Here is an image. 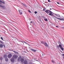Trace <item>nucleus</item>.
<instances>
[{
  "instance_id": "1",
  "label": "nucleus",
  "mask_w": 64,
  "mask_h": 64,
  "mask_svg": "<svg viewBox=\"0 0 64 64\" xmlns=\"http://www.w3.org/2000/svg\"><path fill=\"white\" fill-rule=\"evenodd\" d=\"M18 61H21L22 63H23L24 61V59L22 58L21 56H19L18 58Z\"/></svg>"
},
{
  "instance_id": "2",
  "label": "nucleus",
  "mask_w": 64,
  "mask_h": 64,
  "mask_svg": "<svg viewBox=\"0 0 64 64\" xmlns=\"http://www.w3.org/2000/svg\"><path fill=\"white\" fill-rule=\"evenodd\" d=\"M12 56V55L11 54H9L8 56V57L9 58H11Z\"/></svg>"
},
{
  "instance_id": "3",
  "label": "nucleus",
  "mask_w": 64,
  "mask_h": 64,
  "mask_svg": "<svg viewBox=\"0 0 64 64\" xmlns=\"http://www.w3.org/2000/svg\"><path fill=\"white\" fill-rule=\"evenodd\" d=\"M54 17H55L56 18H57L58 19H59V20H63V21H64V18H63L62 19L60 18H57L55 17V16H54Z\"/></svg>"
},
{
  "instance_id": "4",
  "label": "nucleus",
  "mask_w": 64,
  "mask_h": 64,
  "mask_svg": "<svg viewBox=\"0 0 64 64\" xmlns=\"http://www.w3.org/2000/svg\"><path fill=\"white\" fill-rule=\"evenodd\" d=\"M13 58L15 59H17V58H18V56L17 55H14L13 56Z\"/></svg>"
},
{
  "instance_id": "5",
  "label": "nucleus",
  "mask_w": 64,
  "mask_h": 64,
  "mask_svg": "<svg viewBox=\"0 0 64 64\" xmlns=\"http://www.w3.org/2000/svg\"><path fill=\"white\" fill-rule=\"evenodd\" d=\"M24 64H28V61L25 60L24 61Z\"/></svg>"
},
{
  "instance_id": "6",
  "label": "nucleus",
  "mask_w": 64,
  "mask_h": 64,
  "mask_svg": "<svg viewBox=\"0 0 64 64\" xmlns=\"http://www.w3.org/2000/svg\"><path fill=\"white\" fill-rule=\"evenodd\" d=\"M44 44L45 46H46V47H48V44L46 42H44Z\"/></svg>"
},
{
  "instance_id": "7",
  "label": "nucleus",
  "mask_w": 64,
  "mask_h": 64,
  "mask_svg": "<svg viewBox=\"0 0 64 64\" xmlns=\"http://www.w3.org/2000/svg\"><path fill=\"white\" fill-rule=\"evenodd\" d=\"M10 60L12 62H14V59L13 58H12Z\"/></svg>"
},
{
  "instance_id": "8",
  "label": "nucleus",
  "mask_w": 64,
  "mask_h": 64,
  "mask_svg": "<svg viewBox=\"0 0 64 64\" xmlns=\"http://www.w3.org/2000/svg\"><path fill=\"white\" fill-rule=\"evenodd\" d=\"M18 11L20 13V15H22V12L21 10H19Z\"/></svg>"
},
{
  "instance_id": "9",
  "label": "nucleus",
  "mask_w": 64,
  "mask_h": 64,
  "mask_svg": "<svg viewBox=\"0 0 64 64\" xmlns=\"http://www.w3.org/2000/svg\"><path fill=\"white\" fill-rule=\"evenodd\" d=\"M30 50L31 51H34V52H36V51H37V50H34L32 49H31Z\"/></svg>"
},
{
  "instance_id": "10",
  "label": "nucleus",
  "mask_w": 64,
  "mask_h": 64,
  "mask_svg": "<svg viewBox=\"0 0 64 64\" xmlns=\"http://www.w3.org/2000/svg\"><path fill=\"white\" fill-rule=\"evenodd\" d=\"M3 46L2 45V44H0V48H3Z\"/></svg>"
},
{
  "instance_id": "11",
  "label": "nucleus",
  "mask_w": 64,
  "mask_h": 64,
  "mask_svg": "<svg viewBox=\"0 0 64 64\" xmlns=\"http://www.w3.org/2000/svg\"><path fill=\"white\" fill-rule=\"evenodd\" d=\"M5 60L6 61V62H8V59L7 58H6L5 59Z\"/></svg>"
},
{
  "instance_id": "12",
  "label": "nucleus",
  "mask_w": 64,
  "mask_h": 64,
  "mask_svg": "<svg viewBox=\"0 0 64 64\" xmlns=\"http://www.w3.org/2000/svg\"><path fill=\"white\" fill-rule=\"evenodd\" d=\"M55 15H56V16H57L58 17H60V16L59 14H55Z\"/></svg>"
},
{
  "instance_id": "13",
  "label": "nucleus",
  "mask_w": 64,
  "mask_h": 64,
  "mask_svg": "<svg viewBox=\"0 0 64 64\" xmlns=\"http://www.w3.org/2000/svg\"><path fill=\"white\" fill-rule=\"evenodd\" d=\"M49 11V10H47L45 11V12L46 13H49V12H48Z\"/></svg>"
},
{
  "instance_id": "14",
  "label": "nucleus",
  "mask_w": 64,
  "mask_h": 64,
  "mask_svg": "<svg viewBox=\"0 0 64 64\" xmlns=\"http://www.w3.org/2000/svg\"><path fill=\"white\" fill-rule=\"evenodd\" d=\"M0 7H2V8H4V6H3L1 5H0Z\"/></svg>"
},
{
  "instance_id": "15",
  "label": "nucleus",
  "mask_w": 64,
  "mask_h": 64,
  "mask_svg": "<svg viewBox=\"0 0 64 64\" xmlns=\"http://www.w3.org/2000/svg\"><path fill=\"white\" fill-rule=\"evenodd\" d=\"M48 14V15H50V16H53V14H52V13H50V14Z\"/></svg>"
},
{
  "instance_id": "16",
  "label": "nucleus",
  "mask_w": 64,
  "mask_h": 64,
  "mask_svg": "<svg viewBox=\"0 0 64 64\" xmlns=\"http://www.w3.org/2000/svg\"><path fill=\"white\" fill-rule=\"evenodd\" d=\"M4 57L6 58L7 57V55L6 54H4Z\"/></svg>"
},
{
  "instance_id": "17",
  "label": "nucleus",
  "mask_w": 64,
  "mask_h": 64,
  "mask_svg": "<svg viewBox=\"0 0 64 64\" xmlns=\"http://www.w3.org/2000/svg\"><path fill=\"white\" fill-rule=\"evenodd\" d=\"M59 47L61 48L62 47V46H61V45L60 44L59 45Z\"/></svg>"
},
{
  "instance_id": "18",
  "label": "nucleus",
  "mask_w": 64,
  "mask_h": 64,
  "mask_svg": "<svg viewBox=\"0 0 64 64\" xmlns=\"http://www.w3.org/2000/svg\"><path fill=\"white\" fill-rule=\"evenodd\" d=\"M22 42V43H23L24 44V43H23V42H24V43H25V44H27V43H26V42H23L22 41L21 42Z\"/></svg>"
},
{
  "instance_id": "19",
  "label": "nucleus",
  "mask_w": 64,
  "mask_h": 64,
  "mask_svg": "<svg viewBox=\"0 0 64 64\" xmlns=\"http://www.w3.org/2000/svg\"><path fill=\"white\" fill-rule=\"evenodd\" d=\"M14 53H16V54H18V52H16L15 51H14Z\"/></svg>"
},
{
  "instance_id": "20",
  "label": "nucleus",
  "mask_w": 64,
  "mask_h": 64,
  "mask_svg": "<svg viewBox=\"0 0 64 64\" xmlns=\"http://www.w3.org/2000/svg\"><path fill=\"white\" fill-rule=\"evenodd\" d=\"M2 59H3V58H2V57H0V60H2Z\"/></svg>"
},
{
  "instance_id": "21",
  "label": "nucleus",
  "mask_w": 64,
  "mask_h": 64,
  "mask_svg": "<svg viewBox=\"0 0 64 64\" xmlns=\"http://www.w3.org/2000/svg\"><path fill=\"white\" fill-rule=\"evenodd\" d=\"M44 20H45V21H48V20L47 19L45 18Z\"/></svg>"
},
{
  "instance_id": "22",
  "label": "nucleus",
  "mask_w": 64,
  "mask_h": 64,
  "mask_svg": "<svg viewBox=\"0 0 64 64\" xmlns=\"http://www.w3.org/2000/svg\"><path fill=\"white\" fill-rule=\"evenodd\" d=\"M61 49L62 50V51H63L64 50V48H63V47H62L61 48Z\"/></svg>"
},
{
  "instance_id": "23",
  "label": "nucleus",
  "mask_w": 64,
  "mask_h": 64,
  "mask_svg": "<svg viewBox=\"0 0 64 64\" xmlns=\"http://www.w3.org/2000/svg\"><path fill=\"white\" fill-rule=\"evenodd\" d=\"M42 43V44H44V43H45V42H44L43 41L42 42H41Z\"/></svg>"
},
{
  "instance_id": "24",
  "label": "nucleus",
  "mask_w": 64,
  "mask_h": 64,
  "mask_svg": "<svg viewBox=\"0 0 64 64\" xmlns=\"http://www.w3.org/2000/svg\"><path fill=\"white\" fill-rule=\"evenodd\" d=\"M48 11L51 13H52V12L51 11L49 10Z\"/></svg>"
},
{
  "instance_id": "25",
  "label": "nucleus",
  "mask_w": 64,
  "mask_h": 64,
  "mask_svg": "<svg viewBox=\"0 0 64 64\" xmlns=\"http://www.w3.org/2000/svg\"><path fill=\"white\" fill-rule=\"evenodd\" d=\"M0 38L1 39H2V40H3V38L1 37Z\"/></svg>"
},
{
  "instance_id": "26",
  "label": "nucleus",
  "mask_w": 64,
  "mask_h": 64,
  "mask_svg": "<svg viewBox=\"0 0 64 64\" xmlns=\"http://www.w3.org/2000/svg\"><path fill=\"white\" fill-rule=\"evenodd\" d=\"M22 5L23 6H25V4H24L23 3H22Z\"/></svg>"
},
{
  "instance_id": "27",
  "label": "nucleus",
  "mask_w": 64,
  "mask_h": 64,
  "mask_svg": "<svg viewBox=\"0 0 64 64\" xmlns=\"http://www.w3.org/2000/svg\"><path fill=\"white\" fill-rule=\"evenodd\" d=\"M37 12H34V13H35V14H37Z\"/></svg>"
},
{
  "instance_id": "28",
  "label": "nucleus",
  "mask_w": 64,
  "mask_h": 64,
  "mask_svg": "<svg viewBox=\"0 0 64 64\" xmlns=\"http://www.w3.org/2000/svg\"><path fill=\"white\" fill-rule=\"evenodd\" d=\"M57 48H59V46H57Z\"/></svg>"
},
{
  "instance_id": "29",
  "label": "nucleus",
  "mask_w": 64,
  "mask_h": 64,
  "mask_svg": "<svg viewBox=\"0 0 64 64\" xmlns=\"http://www.w3.org/2000/svg\"><path fill=\"white\" fill-rule=\"evenodd\" d=\"M0 43H3V42H2V41H0Z\"/></svg>"
},
{
  "instance_id": "30",
  "label": "nucleus",
  "mask_w": 64,
  "mask_h": 64,
  "mask_svg": "<svg viewBox=\"0 0 64 64\" xmlns=\"http://www.w3.org/2000/svg\"><path fill=\"white\" fill-rule=\"evenodd\" d=\"M28 12H30V13H31V12H30V10H28Z\"/></svg>"
},
{
  "instance_id": "31",
  "label": "nucleus",
  "mask_w": 64,
  "mask_h": 64,
  "mask_svg": "<svg viewBox=\"0 0 64 64\" xmlns=\"http://www.w3.org/2000/svg\"><path fill=\"white\" fill-rule=\"evenodd\" d=\"M0 3H2V2H2V1L1 0H0Z\"/></svg>"
},
{
  "instance_id": "32",
  "label": "nucleus",
  "mask_w": 64,
  "mask_h": 64,
  "mask_svg": "<svg viewBox=\"0 0 64 64\" xmlns=\"http://www.w3.org/2000/svg\"><path fill=\"white\" fill-rule=\"evenodd\" d=\"M43 10L44 11H45V8H44L43 9Z\"/></svg>"
},
{
  "instance_id": "33",
  "label": "nucleus",
  "mask_w": 64,
  "mask_h": 64,
  "mask_svg": "<svg viewBox=\"0 0 64 64\" xmlns=\"http://www.w3.org/2000/svg\"><path fill=\"white\" fill-rule=\"evenodd\" d=\"M62 56H63L64 57V54H62Z\"/></svg>"
},
{
  "instance_id": "34",
  "label": "nucleus",
  "mask_w": 64,
  "mask_h": 64,
  "mask_svg": "<svg viewBox=\"0 0 64 64\" xmlns=\"http://www.w3.org/2000/svg\"><path fill=\"white\" fill-rule=\"evenodd\" d=\"M52 62H53V63H54V60H52Z\"/></svg>"
},
{
  "instance_id": "35",
  "label": "nucleus",
  "mask_w": 64,
  "mask_h": 64,
  "mask_svg": "<svg viewBox=\"0 0 64 64\" xmlns=\"http://www.w3.org/2000/svg\"><path fill=\"white\" fill-rule=\"evenodd\" d=\"M2 3H4V4H5V2H2Z\"/></svg>"
},
{
  "instance_id": "36",
  "label": "nucleus",
  "mask_w": 64,
  "mask_h": 64,
  "mask_svg": "<svg viewBox=\"0 0 64 64\" xmlns=\"http://www.w3.org/2000/svg\"><path fill=\"white\" fill-rule=\"evenodd\" d=\"M48 0V2H50V0Z\"/></svg>"
},
{
  "instance_id": "37",
  "label": "nucleus",
  "mask_w": 64,
  "mask_h": 64,
  "mask_svg": "<svg viewBox=\"0 0 64 64\" xmlns=\"http://www.w3.org/2000/svg\"><path fill=\"white\" fill-rule=\"evenodd\" d=\"M4 47H5V45H4Z\"/></svg>"
},
{
  "instance_id": "38",
  "label": "nucleus",
  "mask_w": 64,
  "mask_h": 64,
  "mask_svg": "<svg viewBox=\"0 0 64 64\" xmlns=\"http://www.w3.org/2000/svg\"><path fill=\"white\" fill-rule=\"evenodd\" d=\"M57 4H59L60 3H59L58 2H57Z\"/></svg>"
},
{
  "instance_id": "39",
  "label": "nucleus",
  "mask_w": 64,
  "mask_h": 64,
  "mask_svg": "<svg viewBox=\"0 0 64 64\" xmlns=\"http://www.w3.org/2000/svg\"><path fill=\"white\" fill-rule=\"evenodd\" d=\"M56 27H57V28H58V26H56Z\"/></svg>"
},
{
  "instance_id": "40",
  "label": "nucleus",
  "mask_w": 64,
  "mask_h": 64,
  "mask_svg": "<svg viewBox=\"0 0 64 64\" xmlns=\"http://www.w3.org/2000/svg\"><path fill=\"white\" fill-rule=\"evenodd\" d=\"M30 22V23H32V22Z\"/></svg>"
},
{
  "instance_id": "41",
  "label": "nucleus",
  "mask_w": 64,
  "mask_h": 64,
  "mask_svg": "<svg viewBox=\"0 0 64 64\" xmlns=\"http://www.w3.org/2000/svg\"><path fill=\"white\" fill-rule=\"evenodd\" d=\"M26 6V5H25V6Z\"/></svg>"
},
{
  "instance_id": "42",
  "label": "nucleus",
  "mask_w": 64,
  "mask_h": 64,
  "mask_svg": "<svg viewBox=\"0 0 64 64\" xmlns=\"http://www.w3.org/2000/svg\"><path fill=\"white\" fill-rule=\"evenodd\" d=\"M50 10H52V9H51V8H50Z\"/></svg>"
},
{
  "instance_id": "43",
  "label": "nucleus",
  "mask_w": 64,
  "mask_h": 64,
  "mask_svg": "<svg viewBox=\"0 0 64 64\" xmlns=\"http://www.w3.org/2000/svg\"><path fill=\"white\" fill-rule=\"evenodd\" d=\"M42 56L43 55V54H42Z\"/></svg>"
},
{
  "instance_id": "44",
  "label": "nucleus",
  "mask_w": 64,
  "mask_h": 64,
  "mask_svg": "<svg viewBox=\"0 0 64 64\" xmlns=\"http://www.w3.org/2000/svg\"><path fill=\"white\" fill-rule=\"evenodd\" d=\"M31 25V24H30V25Z\"/></svg>"
}]
</instances>
